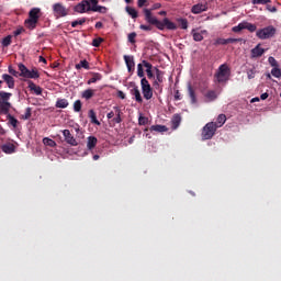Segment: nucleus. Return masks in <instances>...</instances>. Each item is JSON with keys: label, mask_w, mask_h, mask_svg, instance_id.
Instances as JSON below:
<instances>
[{"label": "nucleus", "mask_w": 281, "mask_h": 281, "mask_svg": "<svg viewBox=\"0 0 281 281\" xmlns=\"http://www.w3.org/2000/svg\"><path fill=\"white\" fill-rule=\"evenodd\" d=\"M98 3L99 0H82L77 5H75L74 10L78 14H86L89 12H99V14H106V12H109V9Z\"/></svg>", "instance_id": "obj_1"}, {"label": "nucleus", "mask_w": 281, "mask_h": 281, "mask_svg": "<svg viewBox=\"0 0 281 281\" xmlns=\"http://www.w3.org/2000/svg\"><path fill=\"white\" fill-rule=\"evenodd\" d=\"M18 67H19L21 78H29V79H33V80H38V78H41V74L38 72V69H36V68H33L32 70H30L23 64H19Z\"/></svg>", "instance_id": "obj_2"}, {"label": "nucleus", "mask_w": 281, "mask_h": 281, "mask_svg": "<svg viewBox=\"0 0 281 281\" xmlns=\"http://www.w3.org/2000/svg\"><path fill=\"white\" fill-rule=\"evenodd\" d=\"M10 98H12V93L0 91V111H2L4 115H8L12 108V103L9 102Z\"/></svg>", "instance_id": "obj_3"}, {"label": "nucleus", "mask_w": 281, "mask_h": 281, "mask_svg": "<svg viewBox=\"0 0 281 281\" xmlns=\"http://www.w3.org/2000/svg\"><path fill=\"white\" fill-rule=\"evenodd\" d=\"M232 71L229 70V66H227L226 64H222L215 74L216 81L220 85L223 82H227V80H229Z\"/></svg>", "instance_id": "obj_4"}, {"label": "nucleus", "mask_w": 281, "mask_h": 281, "mask_svg": "<svg viewBox=\"0 0 281 281\" xmlns=\"http://www.w3.org/2000/svg\"><path fill=\"white\" fill-rule=\"evenodd\" d=\"M276 27L273 25H269L258 30L256 36H258L260 41H267V38H273V36H276Z\"/></svg>", "instance_id": "obj_5"}, {"label": "nucleus", "mask_w": 281, "mask_h": 281, "mask_svg": "<svg viewBox=\"0 0 281 281\" xmlns=\"http://www.w3.org/2000/svg\"><path fill=\"white\" fill-rule=\"evenodd\" d=\"M218 128L214 126V122L206 123L202 130V139H212L216 135Z\"/></svg>", "instance_id": "obj_6"}, {"label": "nucleus", "mask_w": 281, "mask_h": 281, "mask_svg": "<svg viewBox=\"0 0 281 281\" xmlns=\"http://www.w3.org/2000/svg\"><path fill=\"white\" fill-rule=\"evenodd\" d=\"M140 87H142V92L143 97L145 100H151L153 99V87H150V82H148V79L143 78L140 80Z\"/></svg>", "instance_id": "obj_7"}, {"label": "nucleus", "mask_w": 281, "mask_h": 281, "mask_svg": "<svg viewBox=\"0 0 281 281\" xmlns=\"http://www.w3.org/2000/svg\"><path fill=\"white\" fill-rule=\"evenodd\" d=\"M53 12L57 19H60V16H67L69 14V9L63 5V3L57 2L53 5Z\"/></svg>", "instance_id": "obj_8"}, {"label": "nucleus", "mask_w": 281, "mask_h": 281, "mask_svg": "<svg viewBox=\"0 0 281 281\" xmlns=\"http://www.w3.org/2000/svg\"><path fill=\"white\" fill-rule=\"evenodd\" d=\"M154 70L156 72V79L154 80L153 86L155 87V89H161L160 85L164 82L165 72L157 67H155Z\"/></svg>", "instance_id": "obj_9"}, {"label": "nucleus", "mask_w": 281, "mask_h": 281, "mask_svg": "<svg viewBox=\"0 0 281 281\" xmlns=\"http://www.w3.org/2000/svg\"><path fill=\"white\" fill-rule=\"evenodd\" d=\"M63 135L66 144H69V146H78V140L72 136L69 130H64Z\"/></svg>", "instance_id": "obj_10"}, {"label": "nucleus", "mask_w": 281, "mask_h": 281, "mask_svg": "<svg viewBox=\"0 0 281 281\" xmlns=\"http://www.w3.org/2000/svg\"><path fill=\"white\" fill-rule=\"evenodd\" d=\"M123 58L125 60L128 74H133L135 71V58L131 55H124Z\"/></svg>", "instance_id": "obj_11"}, {"label": "nucleus", "mask_w": 281, "mask_h": 281, "mask_svg": "<svg viewBox=\"0 0 281 281\" xmlns=\"http://www.w3.org/2000/svg\"><path fill=\"white\" fill-rule=\"evenodd\" d=\"M192 14H201L202 12H207V3H198L191 8Z\"/></svg>", "instance_id": "obj_12"}, {"label": "nucleus", "mask_w": 281, "mask_h": 281, "mask_svg": "<svg viewBox=\"0 0 281 281\" xmlns=\"http://www.w3.org/2000/svg\"><path fill=\"white\" fill-rule=\"evenodd\" d=\"M265 54V48L260 47L258 44L255 48L250 50V58H260Z\"/></svg>", "instance_id": "obj_13"}, {"label": "nucleus", "mask_w": 281, "mask_h": 281, "mask_svg": "<svg viewBox=\"0 0 281 281\" xmlns=\"http://www.w3.org/2000/svg\"><path fill=\"white\" fill-rule=\"evenodd\" d=\"M2 153H5V155H12L13 153L16 151V146L12 143H7L1 146Z\"/></svg>", "instance_id": "obj_14"}, {"label": "nucleus", "mask_w": 281, "mask_h": 281, "mask_svg": "<svg viewBox=\"0 0 281 281\" xmlns=\"http://www.w3.org/2000/svg\"><path fill=\"white\" fill-rule=\"evenodd\" d=\"M26 82L29 85L30 91H34L35 95L43 94V88H41L40 86H36V83H34V81L27 80Z\"/></svg>", "instance_id": "obj_15"}, {"label": "nucleus", "mask_w": 281, "mask_h": 281, "mask_svg": "<svg viewBox=\"0 0 281 281\" xmlns=\"http://www.w3.org/2000/svg\"><path fill=\"white\" fill-rule=\"evenodd\" d=\"M131 95H134L136 102H138V104H142V102H144V99L142 98V92H139V87L134 86L133 89H131Z\"/></svg>", "instance_id": "obj_16"}, {"label": "nucleus", "mask_w": 281, "mask_h": 281, "mask_svg": "<svg viewBox=\"0 0 281 281\" xmlns=\"http://www.w3.org/2000/svg\"><path fill=\"white\" fill-rule=\"evenodd\" d=\"M144 14H145V21H147V23H150V25H155V23L157 22V18L153 16V13L150 12V10L144 9Z\"/></svg>", "instance_id": "obj_17"}, {"label": "nucleus", "mask_w": 281, "mask_h": 281, "mask_svg": "<svg viewBox=\"0 0 281 281\" xmlns=\"http://www.w3.org/2000/svg\"><path fill=\"white\" fill-rule=\"evenodd\" d=\"M2 80L8 85L9 89H14V77H12L8 74H3Z\"/></svg>", "instance_id": "obj_18"}, {"label": "nucleus", "mask_w": 281, "mask_h": 281, "mask_svg": "<svg viewBox=\"0 0 281 281\" xmlns=\"http://www.w3.org/2000/svg\"><path fill=\"white\" fill-rule=\"evenodd\" d=\"M113 111L115 113V117H113V122L115 124H122V109H120V106H114Z\"/></svg>", "instance_id": "obj_19"}, {"label": "nucleus", "mask_w": 281, "mask_h": 281, "mask_svg": "<svg viewBox=\"0 0 281 281\" xmlns=\"http://www.w3.org/2000/svg\"><path fill=\"white\" fill-rule=\"evenodd\" d=\"M91 78L87 81V85H95V82H99V80H102V74L100 72H90Z\"/></svg>", "instance_id": "obj_20"}, {"label": "nucleus", "mask_w": 281, "mask_h": 281, "mask_svg": "<svg viewBox=\"0 0 281 281\" xmlns=\"http://www.w3.org/2000/svg\"><path fill=\"white\" fill-rule=\"evenodd\" d=\"M98 146V138L95 136H89L87 142L88 150H93Z\"/></svg>", "instance_id": "obj_21"}, {"label": "nucleus", "mask_w": 281, "mask_h": 281, "mask_svg": "<svg viewBox=\"0 0 281 281\" xmlns=\"http://www.w3.org/2000/svg\"><path fill=\"white\" fill-rule=\"evenodd\" d=\"M41 10L38 8H33L31 9V11L29 12V16L30 19H32L33 21H38V19H41Z\"/></svg>", "instance_id": "obj_22"}, {"label": "nucleus", "mask_w": 281, "mask_h": 281, "mask_svg": "<svg viewBox=\"0 0 281 281\" xmlns=\"http://www.w3.org/2000/svg\"><path fill=\"white\" fill-rule=\"evenodd\" d=\"M188 93L189 98L191 100V104H196V92L194 91V88H192V85H188Z\"/></svg>", "instance_id": "obj_23"}, {"label": "nucleus", "mask_w": 281, "mask_h": 281, "mask_svg": "<svg viewBox=\"0 0 281 281\" xmlns=\"http://www.w3.org/2000/svg\"><path fill=\"white\" fill-rule=\"evenodd\" d=\"M225 122H227V116L225 114H220L216 119V122H214V126L216 128H221Z\"/></svg>", "instance_id": "obj_24"}, {"label": "nucleus", "mask_w": 281, "mask_h": 281, "mask_svg": "<svg viewBox=\"0 0 281 281\" xmlns=\"http://www.w3.org/2000/svg\"><path fill=\"white\" fill-rule=\"evenodd\" d=\"M95 95V90L93 89H87L81 93V98H83V100H91V98H93Z\"/></svg>", "instance_id": "obj_25"}, {"label": "nucleus", "mask_w": 281, "mask_h": 281, "mask_svg": "<svg viewBox=\"0 0 281 281\" xmlns=\"http://www.w3.org/2000/svg\"><path fill=\"white\" fill-rule=\"evenodd\" d=\"M246 74H247L248 80H254V78H256V74H258V70L252 65L251 68L246 69Z\"/></svg>", "instance_id": "obj_26"}, {"label": "nucleus", "mask_w": 281, "mask_h": 281, "mask_svg": "<svg viewBox=\"0 0 281 281\" xmlns=\"http://www.w3.org/2000/svg\"><path fill=\"white\" fill-rule=\"evenodd\" d=\"M204 98H206L207 102H214L218 95L216 94V91L214 90H209L205 94Z\"/></svg>", "instance_id": "obj_27"}, {"label": "nucleus", "mask_w": 281, "mask_h": 281, "mask_svg": "<svg viewBox=\"0 0 281 281\" xmlns=\"http://www.w3.org/2000/svg\"><path fill=\"white\" fill-rule=\"evenodd\" d=\"M88 116L90 117L91 124H95L97 126H100V121H98L95 111L89 110Z\"/></svg>", "instance_id": "obj_28"}, {"label": "nucleus", "mask_w": 281, "mask_h": 281, "mask_svg": "<svg viewBox=\"0 0 281 281\" xmlns=\"http://www.w3.org/2000/svg\"><path fill=\"white\" fill-rule=\"evenodd\" d=\"M55 106L56 109H67V106H69V101H67V99H58Z\"/></svg>", "instance_id": "obj_29"}, {"label": "nucleus", "mask_w": 281, "mask_h": 281, "mask_svg": "<svg viewBox=\"0 0 281 281\" xmlns=\"http://www.w3.org/2000/svg\"><path fill=\"white\" fill-rule=\"evenodd\" d=\"M244 30H248V32L254 33L258 30V26L256 24L244 21Z\"/></svg>", "instance_id": "obj_30"}, {"label": "nucleus", "mask_w": 281, "mask_h": 281, "mask_svg": "<svg viewBox=\"0 0 281 281\" xmlns=\"http://www.w3.org/2000/svg\"><path fill=\"white\" fill-rule=\"evenodd\" d=\"M150 131H155L156 133H166L168 131V127L166 125H153L150 127Z\"/></svg>", "instance_id": "obj_31"}, {"label": "nucleus", "mask_w": 281, "mask_h": 281, "mask_svg": "<svg viewBox=\"0 0 281 281\" xmlns=\"http://www.w3.org/2000/svg\"><path fill=\"white\" fill-rule=\"evenodd\" d=\"M7 120H8L9 124L11 126H13V128H16V126H19V120H16V117L12 116V114H8Z\"/></svg>", "instance_id": "obj_32"}, {"label": "nucleus", "mask_w": 281, "mask_h": 281, "mask_svg": "<svg viewBox=\"0 0 281 281\" xmlns=\"http://www.w3.org/2000/svg\"><path fill=\"white\" fill-rule=\"evenodd\" d=\"M75 69H90L89 61L87 59L81 60L79 64H76Z\"/></svg>", "instance_id": "obj_33"}, {"label": "nucleus", "mask_w": 281, "mask_h": 281, "mask_svg": "<svg viewBox=\"0 0 281 281\" xmlns=\"http://www.w3.org/2000/svg\"><path fill=\"white\" fill-rule=\"evenodd\" d=\"M43 144H44V146H49V148H56V140H54L49 137L43 138Z\"/></svg>", "instance_id": "obj_34"}, {"label": "nucleus", "mask_w": 281, "mask_h": 281, "mask_svg": "<svg viewBox=\"0 0 281 281\" xmlns=\"http://www.w3.org/2000/svg\"><path fill=\"white\" fill-rule=\"evenodd\" d=\"M191 34H192L193 41H195V43H201V41H203V33H199V32H196V30H192Z\"/></svg>", "instance_id": "obj_35"}, {"label": "nucleus", "mask_w": 281, "mask_h": 281, "mask_svg": "<svg viewBox=\"0 0 281 281\" xmlns=\"http://www.w3.org/2000/svg\"><path fill=\"white\" fill-rule=\"evenodd\" d=\"M172 128H179V124H181V116L179 114H176L173 117H172Z\"/></svg>", "instance_id": "obj_36"}, {"label": "nucleus", "mask_w": 281, "mask_h": 281, "mask_svg": "<svg viewBox=\"0 0 281 281\" xmlns=\"http://www.w3.org/2000/svg\"><path fill=\"white\" fill-rule=\"evenodd\" d=\"M36 23H38V20H32L30 18H29V20L25 21V25H26V27H29V30L36 29Z\"/></svg>", "instance_id": "obj_37"}, {"label": "nucleus", "mask_w": 281, "mask_h": 281, "mask_svg": "<svg viewBox=\"0 0 281 281\" xmlns=\"http://www.w3.org/2000/svg\"><path fill=\"white\" fill-rule=\"evenodd\" d=\"M165 27L167 30H177L175 22L170 21L168 18H165Z\"/></svg>", "instance_id": "obj_38"}, {"label": "nucleus", "mask_w": 281, "mask_h": 281, "mask_svg": "<svg viewBox=\"0 0 281 281\" xmlns=\"http://www.w3.org/2000/svg\"><path fill=\"white\" fill-rule=\"evenodd\" d=\"M125 10H126L127 14H130V16H132V19H137L138 13H137V10H135V8L126 7Z\"/></svg>", "instance_id": "obj_39"}, {"label": "nucleus", "mask_w": 281, "mask_h": 281, "mask_svg": "<svg viewBox=\"0 0 281 281\" xmlns=\"http://www.w3.org/2000/svg\"><path fill=\"white\" fill-rule=\"evenodd\" d=\"M82 111V101L76 100L74 102V112L75 113H80Z\"/></svg>", "instance_id": "obj_40"}, {"label": "nucleus", "mask_w": 281, "mask_h": 281, "mask_svg": "<svg viewBox=\"0 0 281 281\" xmlns=\"http://www.w3.org/2000/svg\"><path fill=\"white\" fill-rule=\"evenodd\" d=\"M2 47H10V45H12V35H8L5 36L2 42Z\"/></svg>", "instance_id": "obj_41"}, {"label": "nucleus", "mask_w": 281, "mask_h": 281, "mask_svg": "<svg viewBox=\"0 0 281 281\" xmlns=\"http://www.w3.org/2000/svg\"><path fill=\"white\" fill-rule=\"evenodd\" d=\"M243 30H245L244 22H241L238 25L232 27V32H234L235 34H238V33L243 32Z\"/></svg>", "instance_id": "obj_42"}, {"label": "nucleus", "mask_w": 281, "mask_h": 281, "mask_svg": "<svg viewBox=\"0 0 281 281\" xmlns=\"http://www.w3.org/2000/svg\"><path fill=\"white\" fill-rule=\"evenodd\" d=\"M87 23V18H82L80 20H76L71 22V27H78V25H85Z\"/></svg>", "instance_id": "obj_43"}, {"label": "nucleus", "mask_w": 281, "mask_h": 281, "mask_svg": "<svg viewBox=\"0 0 281 281\" xmlns=\"http://www.w3.org/2000/svg\"><path fill=\"white\" fill-rule=\"evenodd\" d=\"M154 25H156L157 30H166V19H164L162 22L156 20Z\"/></svg>", "instance_id": "obj_44"}, {"label": "nucleus", "mask_w": 281, "mask_h": 281, "mask_svg": "<svg viewBox=\"0 0 281 281\" xmlns=\"http://www.w3.org/2000/svg\"><path fill=\"white\" fill-rule=\"evenodd\" d=\"M137 76H138V78H146V77H144V64L142 63V64H138L137 65Z\"/></svg>", "instance_id": "obj_45"}, {"label": "nucleus", "mask_w": 281, "mask_h": 281, "mask_svg": "<svg viewBox=\"0 0 281 281\" xmlns=\"http://www.w3.org/2000/svg\"><path fill=\"white\" fill-rule=\"evenodd\" d=\"M252 5H267V3H271V0H252Z\"/></svg>", "instance_id": "obj_46"}, {"label": "nucleus", "mask_w": 281, "mask_h": 281, "mask_svg": "<svg viewBox=\"0 0 281 281\" xmlns=\"http://www.w3.org/2000/svg\"><path fill=\"white\" fill-rule=\"evenodd\" d=\"M32 117V108H26L25 113L21 116V120H30Z\"/></svg>", "instance_id": "obj_47"}, {"label": "nucleus", "mask_w": 281, "mask_h": 281, "mask_svg": "<svg viewBox=\"0 0 281 281\" xmlns=\"http://www.w3.org/2000/svg\"><path fill=\"white\" fill-rule=\"evenodd\" d=\"M135 38H137V33L135 32H132L127 35L128 43H131L132 45H135Z\"/></svg>", "instance_id": "obj_48"}, {"label": "nucleus", "mask_w": 281, "mask_h": 281, "mask_svg": "<svg viewBox=\"0 0 281 281\" xmlns=\"http://www.w3.org/2000/svg\"><path fill=\"white\" fill-rule=\"evenodd\" d=\"M102 43H104V38H102V37H97L92 41L93 47H100V45H102Z\"/></svg>", "instance_id": "obj_49"}, {"label": "nucleus", "mask_w": 281, "mask_h": 281, "mask_svg": "<svg viewBox=\"0 0 281 281\" xmlns=\"http://www.w3.org/2000/svg\"><path fill=\"white\" fill-rule=\"evenodd\" d=\"M271 75L274 77V78H280L281 77V69L277 67L272 68L271 70Z\"/></svg>", "instance_id": "obj_50"}, {"label": "nucleus", "mask_w": 281, "mask_h": 281, "mask_svg": "<svg viewBox=\"0 0 281 281\" xmlns=\"http://www.w3.org/2000/svg\"><path fill=\"white\" fill-rule=\"evenodd\" d=\"M178 22L180 23L181 30H188V20L179 19Z\"/></svg>", "instance_id": "obj_51"}, {"label": "nucleus", "mask_w": 281, "mask_h": 281, "mask_svg": "<svg viewBox=\"0 0 281 281\" xmlns=\"http://www.w3.org/2000/svg\"><path fill=\"white\" fill-rule=\"evenodd\" d=\"M214 45H228V42H227V38H222V37H218L215 42H214Z\"/></svg>", "instance_id": "obj_52"}, {"label": "nucleus", "mask_w": 281, "mask_h": 281, "mask_svg": "<svg viewBox=\"0 0 281 281\" xmlns=\"http://www.w3.org/2000/svg\"><path fill=\"white\" fill-rule=\"evenodd\" d=\"M9 74H11V76H14L15 78H19L20 74L19 71H16L12 66H9Z\"/></svg>", "instance_id": "obj_53"}, {"label": "nucleus", "mask_w": 281, "mask_h": 281, "mask_svg": "<svg viewBox=\"0 0 281 281\" xmlns=\"http://www.w3.org/2000/svg\"><path fill=\"white\" fill-rule=\"evenodd\" d=\"M138 124L140 126H146V124H148V119L146 116H139Z\"/></svg>", "instance_id": "obj_54"}, {"label": "nucleus", "mask_w": 281, "mask_h": 281, "mask_svg": "<svg viewBox=\"0 0 281 281\" xmlns=\"http://www.w3.org/2000/svg\"><path fill=\"white\" fill-rule=\"evenodd\" d=\"M143 67L146 68V71H153V64L148 63L147 60H143Z\"/></svg>", "instance_id": "obj_55"}, {"label": "nucleus", "mask_w": 281, "mask_h": 281, "mask_svg": "<svg viewBox=\"0 0 281 281\" xmlns=\"http://www.w3.org/2000/svg\"><path fill=\"white\" fill-rule=\"evenodd\" d=\"M268 63L269 65H271V67H278V60H276L273 57H269L268 58Z\"/></svg>", "instance_id": "obj_56"}, {"label": "nucleus", "mask_w": 281, "mask_h": 281, "mask_svg": "<svg viewBox=\"0 0 281 281\" xmlns=\"http://www.w3.org/2000/svg\"><path fill=\"white\" fill-rule=\"evenodd\" d=\"M140 30H144L145 32H150V30H153V26L150 25H146V24H142L139 26Z\"/></svg>", "instance_id": "obj_57"}, {"label": "nucleus", "mask_w": 281, "mask_h": 281, "mask_svg": "<svg viewBox=\"0 0 281 281\" xmlns=\"http://www.w3.org/2000/svg\"><path fill=\"white\" fill-rule=\"evenodd\" d=\"M241 41L243 38H232V37L227 38L228 45L229 43H241Z\"/></svg>", "instance_id": "obj_58"}, {"label": "nucleus", "mask_w": 281, "mask_h": 281, "mask_svg": "<svg viewBox=\"0 0 281 281\" xmlns=\"http://www.w3.org/2000/svg\"><path fill=\"white\" fill-rule=\"evenodd\" d=\"M117 98H120L121 100H126V94L124 93V91L119 90Z\"/></svg>", "instance_id": "obj_59"}, {"label": "nucleus", "mask_w": 281, "mask_h": 281, "mask_svg": "<svg viewBox=\"0 0 281 281\" xmlns=\"http://www.w3.org/2000/svg\"><path fill=\"white\" fill-rule=\"evenodd\" d=\"M21 34H23V27L16 29V30L13 32V35H14V36H21Z\"/></svg>", "instance_id": "obj_60"}, {"label": "nucleus", "mask_w": 281, "mask_h": 281, "mask_svg": "<svg viewBox=\"0 0 281 281\" xmlns=\"http://www.w3.org/2000/svg\"><path fill=\"white\" fill-rule=\"evenodd\" d=\"M146 74L149 80H153V78H155V74H153V70H146Z\"/></svg>", "instance_id": "obj_61"}, {"label": "nucleus", "mask_w": 281, "mask_h": 281, "mask_svg": "<svg viewBox=\"0 0 281 281\" xmlns=\"http://www.w3.org/2000/svg\"><path fill=\"white\" fill-rule=\"evenodd\" d=\"M267 10H269V12H278V8L271 7V4H267Z\"/></svg>", "instance_id": "obj_62"}, {"label": "nucleus", "mask_w": 281, "mask_h": 281, "mask_svg": "<svg viewBox=\"0 0 281 281\" xmlns=\"http://www.w3.org/2000/svg\"><path fill=\"white\" fill-rule=\"evenodd\" d=\"M106 117H108V120H113V117H115V110L109 112L108 115H106Z\"/></svg>", "instance_id": "obj_63"}, {"label": "nucleus", "mask_w": 281, "mask_h": 281, "mask_svg": "<svg viewBox=\"0 0 281 281\" xmlns=\"http://www.w3.org/2000/svg\"><path fill=\"white\" fill-rule=\"evenodd\" d=\"M175 100H181V92L179 90L175 92Z\"/></svg>", "instance_id": "obj_64"}]
</instances>
